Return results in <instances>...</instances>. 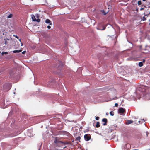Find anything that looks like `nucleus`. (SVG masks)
I'll use <instances>...</instances> for the list:
<instances>
[{
  "label": "nucleus",
  "mask_w": 150,
  "mask_h": 150,
  "mask_svg": "<svg viewBox=\"0 0 150 150\" xmlns=\"http://www.w3.org/2000/svg\"><path fill=\"white\" fill-rule=\"evenodd\" d=\"M31 17L33 21H36L38 22V19H37L35 18V16L33 15H31Z\"/></svg>",
  "instance_id": "obj_7"
},
{
  "label": "nucleus",
  "mask_w": 150,
  "mask_h": 150,
  "mask_svg": "<svg viewBox=\"0 0 150 150\" xmlns=\"http://www.w3.org/2000/svg\"><path fill=\"white\" fill-rule=\"evenodd\" d=\"M58 141H58L57 140V139H56V138L55 139V140L54 141V143H55V144H57V143H59V142H58Z\"/></svg>",
  "instance_id": "obj_18"
},
{
  "label": "nucleus",
  "mask_w": 150,
  "mask_h": 150,
  "mask_svg": "<svg viewBox=\"0 0 150 150\" xmlns=\"http://www.w3.org/2000/svg\"><path fill=\"white\" fill-rule=\"evenodd\" d=\"M25 53H26V51H23L22 52V53L23 54H25Z\"/></svg>",
  "instance_id": "obj_22"
},
{
  "label": "nucleus",
  "mask_w": 150,
  "mask_h": 150,
  "mask_svg": "<svg viewBox=\"0 0 150 150\" xmlns=\"http://www.w3.org/2000/svg\"><path fill=\"white\" fill-rule=\"evenodd\" d=\"M118 111L119 113H123L125 112V110L122 108H121L119 109Z\"/></svg>",
  "instance_id": "obj_5"
},
{
  "label": "nucleus",
  "mask_w": 150,
  "mask_h": 150,
  "mask_svg": "<svg viewBox=\"0 0 150 150\" xmlns=\"http://www.w3.org/2000/svg\"><path fill=\"white\" fill-rule=\"evenodd\" d=\"M142 19L143 21H144L146 20V18L144 16Z\"/></svg>",
  "instance_id": "obj_21"
},
{
  "label": "nucleus",
  "mask_w": 150,
  "mask_h": 150,
  "mask_svg": "<svg viewBox=\"0 0 150 150\" xmlns=\"http://www.w3.org/2000/svg\"><path fill=\"white\" fill-rule=\"evenodd\" d=\"M19 41L21 42V39H19Z\"/></svg>",
  "instance_id": "obj_37"
},
{
  "label": "nucleus",
  "mask_w": 150,
  "mask_h": 150,
  "mask_svg": "<svg viewBox=\"0 0 150 150\" xmlns=\"http://www.w3.org/2000/svg\"><path fill=\"white\" fill-rule=\"evenodd\" d=\"M34 83L36 85H37V83H35V82H34Z\"/></svg>",
  "instance_id": "obj_34"
},
{
  "label": "nucleus",
  "mask_w": 150,
  "mask_h": 150,
  "mask_svg": "<svg viewBox=\"0 0 150 150\" xmlns=\"http://www.w3.org/2000/svg\"><path fill=\"white\" fill-rule=\"evenodd\" d=\"M142 2L141 1H139L138 2V4L139 5H140L141 4Z\"/></svg>",
  "instance_id": "obj_19"
},
{
  "label": "nucleus",
  "mask_w": 150,
  "mask_h": 150,
  "mask_svg": "<svg viewBox=\"0 0 150 150\" xmlns=\"http://www.w3.org/2000/svg\"><path fill=\"white\" fill-rule=\"evenodd\" d=\"M8 54V52H2L1 53V54L2 55H3L4 54Z\"/></svg>",
  "instance_id": "obj_17"
},
{
  "label": "nucleus",
  "mask_w": 150,
  "mask_h": 150,
  "mask_svg": "<svg viewBox=\"0 0 150 150\" xmlns=\"http://www.w3.org/2000/svg\"><path fill=\"white\" fill-rule=\"evenodd\" d=\"M100 122H96V127L97 128H98L100 127Z\"/></svg>",
  "instance_id": "obj_12"
},
{
  "label": "nucleus",
  "mask_w": 150,
  "mask_h": 150,
  "mask_svg": "<svg viewBox=\"0 0 150 150\" xmlns=\"http://www.w3.org/2000/svg\"><path fill=\"white\" fill-rule=\"evenodd\" d=\"M139 122H140V121H139Z\"/></svg>",
  "instance_id": "obj_39"
},
{
  "label": "nucleus",
  "mask_w": 150,
  "mask_h": 150,
  "mask_svg": "<svg viewBox=\"0 0 150 150\" xmlns=\"http://www.w3.org/2000/svg\"><path fill=\"white\" fill-rule=\"evenodd\" d=\"M66 146H65V147H64V148H66Z\"/></svg>",
  "instance_id": "obj_38"
},
{
  "label": "nucleus",
  "mask_w": 150,
  "mask_h": 150,
  "mask_svg": "<svg viewBox=\"0 0 150 150\" xmlns=\"http://www.w3.org/2000/svg\"><path fill=\"white\" fill-rule=\"evenodd\" d=\"M142 120L143 121V122H144L146 120H144V119H142L141 120Z\"/></svg>",
  "instance_id": "obj_25"
},
{
  "label": "nucleus",
  "mask_w": 150,
  "mask_h": 150,
  "mask_svg": "<svg viewBox=\"0 0 150 150\" xmlns=\"http://www.w3.org/2000/svg\"><path fill=\"white\" fill-rule=\"evenodd\" d=\"M45 22L47 24H49L50 25L52 24L51 21L49 19H47L45 20Z\"/></svg>",
  "instance_id": "obj_6"
},
{
  "label": "nucleus",
  "mask_w": 150,
  "mask_h": 150,
  "mask_svg": "<svg viewBox=\"0 0 150 150\" xmlns=\"http://www.w3.org/2000/svg\"><path fill=\"white\" fill-rule=\"evenodd\" d=\"M51 27L50 25H48L47 26V28L48 29H50L51 28Z\"/></svg>",
  "instance_id": "obj_24"
},
{
  "label": "nucleus",
  "mask_w": 150,
  "mask_h": 150,
  "mask_svg": "<svg viewBox=\"0 0 150 150\" xmlns=\"http://www.w3.org/2000/svg\"><path fill=\"white\" fill-rule=\"evenodd\" d=\"M145 61V59H143V62H144Z\"/></svg>",
  "instance_id": "obj_30"
},
{
  "label": "nucleus",
  "mask_w": 150,
  "mask_h": 150,
  "mask_svg": "<svg viewBox=\"0 0 150 150\" xmlns=\"http://www.w3.org/2000/svg\"><path fill=\"white\" fill-rule=\"evenodd\" d=\"M58 133L59 134L66 135L69 137L71 134L68 132L64 131H60L58 132Z\"/></svg>",
  "instance_id": "obj_1"
},
{
  "label": "nucleus",
  "mask_w": 150,
  "mask_h": 150,
  "mask_svg": "<svg viewBox=\"0 0 150 150\" xmlns=\"http://www.w3.org/2000/svg\"><path fill=\"white\" fill-rule=\"evenodd\" d=\"M16 38H18V37L17 35H13Z\"/></svg>",
  "instance_id": "obj_26"
},
{
  "label": "nucleus",
  "mask_w": 150,
  "mask_h": 150,
  "mask_svg": "<svg viewBox=\"0 0 150 150\" xmlns=\"http://www.w3.org/2000/svg\"><path fill=\"white\" fill-rule=\"evenodd\" d=\"M81 137L80 136H78L76 138V139L77 141H79V142H80Z\"/></svg>",
  "instance_id": "obj_14"
},
{
  "label": "nucleus",
  "mask_w": 150,
  "mask_h": 150,
  "mask_svg": "<svg viewBox=\"0 0 150 150\" xmlns=\"http://www.w3.org/2000/svg\"><path fill=\"white\" fill-rule=\"evenodd\" d=\"M106 14V13H105L104 14L105 15Z\"/></svg>",
  "instance_id": "obj_40"
},
{
  "label": "nucleus",
  "mask_w": 150,
  "mask_h": 150,
  "mask_svg": "<svg viewBox=\"0 0 150 150\" xmlns=\"http://www.w3.org/2000/svg\"><path fill=\"white\" fill-rule=\"evenodd\" d=\"M10 87H9V89L7 90V91L9 90L10 89Z\"/></svg>",
  "instance_id": "obj_32"
},
{
  "label": "nucleus",
  "mask_w": 150,
  "mask_h": 150,
  "mask_svg": "<svg viewBox=\"0 0 150 150\" xmlns=\"http://www.w3.org/2000/svg\"><path fill=\"white\" fill-rule=\"evenodd\" d=\"M110 114L111 116H113L114 115V112L113 111H111L110 112Z\"/></svg>",
  "instance_id": "obj_15"
},
{
  "label": "nucleus",
  "mask_w": 150,
  "mask_h": 150,
  "mask_svg": "<svg viewBox=\"0 0 150 150\" xmlns=\"http://www.w3.org/2000/svg\"><path fill=\"white\" fill-rule=\"evenodd\" d=\"M146 0H143V1H145Z\"/></svg>",
  "instance_id": "obj_36"
},
{
  "label": "nucleus",
  "mask_w": 150,
  "mask_h": 150,
  "mask_svg": "<svg viewBox=\"0 0 150 150\" xmlns=\"http://www.w3.org/2000/svg\"><path fill=\"white\" fill-rule=\"evenodd\" d=\"M40 21V19L38 18V22H39Z\"/></svg>",
  "instance_id": "obj_28"
},
{
  "label": "nucleus",
  "mask_w": 150,
  "mask_h": 150,
  "mask_svg": "<svg viewBox=\"0 0 150 150\" xmlns=\"http://www.w3.org/2000/svg\"><path fill=\"white\" fill-rule=\"evenodd\" d=\"M38 18L39 17V16H38Z\"/></svg>",
  "instance_id": "obj_41"
},
{
  "label": "nucleus",
  "mask_w": 150,
  "mask_h": 150,
  "mask_svg": "<svg viewBox=\"0 0 150 150\" xmlns=\"http://www.w3.org/2000/svg\"><path fill=\"white\" fill-rule=\"evenodd\" d=\"M139 67H142L143 65V64L142 62H140L139 64Z\"/></svg>",
  "instance_id": "obj_13"
},
{
  "label": "nucleus",
  "mask_w": 150,
  "mask_h": 150,
  "mask_svg": "<svg viewBox=\"0 0 150 150\" xmlns=\"http://www.w3.org/2000/svg\"><path fill=\"white\" fill-rule=\"evenodd\" d=\"M13 16V15L11 14H10V15H9L7 17V18H10L12 17Z\"/></svg>",
  "instance_id": "obj_16"
},
{
  "label": "nucleus",
  "mask_w": 150,
  "mask_h": 150,
  "mask_svg": "<svg viewBox=\"0 0 150 150\" xmlns=\"http://www.w3.org/2000/svg\"><path fill=\"white\" fill-rule=\"evenodd\" d=\"M118 105L117 103H115V106L116 107H117L118 106Z\"/></svg>",
  "instance_id": "obj_23"
},
{
  "label": "nucleus",
  "mask_w": 150,
  "mask_h": 150,
  "mask_svg": "<svg viewBox=\"0 0 150 150\" xmlns=\"http://www.w3.org/2000/svg\"><path fill=\"white\" fill-rule=\"evenodd\" d=\"M144 87L145 92L148 93L150 92V87H148L147 86H144Z\"/></svg>",
  "instance_id": "obj_4"
},
{
  "label": "nucleus",
  "mask_w": 150,
  "mask_h": 150,
  "mask_svg": "<svg viewBox=\"0 0 150 150\" xmlns=\"http://www.w3.org/2000/svg\"><path fill=\"white\" fill-rule=\"evenodd\" d=\"M144 9V8H141L140 9V10H143Z\"/></svg>",
  "instance_id": "obj_27"
},
{
  "label": "nucleus",
  "mask_w": 150,
  "mask_h": 150,
  "mask_svg": "<svg viewBox=\"0 0 150 150\" xmlns=\"http://www.w3.org/2000/svg\"><path fill=\"white\" fill-rule=\"evenodd\" d=\"M36 17H38V15L37 14L36 15Z\"/></svg>",
  "instance_id": "obj_35"
},
{
  "label": "nucleus",
  "mask_w": 150,
  "mask_h": 150,
  "mask_svg": "<svg viewBox=\"0 0 150 150\" xmlns=\"http://www.w3.org/2000/svg\"><path fill=\"white\" fill-rule=\"evenodd\" d=\"M58 142H59V143H61L62 144H64V145L69 144V142H64L60 141H58Z\"/></svg>",
  "instance_id": "obj_9"
},
{
  "label": "nucleus",
  "mask_w": 150,
  "mask_h": 150,
  "mask_svg": "<svg viewBox=\"0 0 150 150\" xmlns=\"http://www.w3.org/2000/svg\"><path fill=\"white\" fill-rule=\"evenodd\" d=\"M105 27H104V28L102 29V30H104L105 29Z\"/></svg>",
  "instance_id": "obj_29"
},
{
  "label": "nucleus",
  "mask_w": 150,
  "mask_h": 150,
  "mask_svg": "<svg viewBox=\"0 0 150 150\" xmlns=\"http://www.w3.org/2000/svg\"><path fill=\"white\" fill-rule=\"evenodd\" d=\"M102 122H104L103 123V126H105L107 125L108 122V120L106 118H103L102 119Z\"/></svg>",
  "instance_id": "obj_3"
},
{
  "label": "nucleus",
  "mask_w": 150,
  "mask_h": 150,
  "mask_svg": "<svg viewBox=\"0 0 150 150\" xmlns=\"http://www.w3.org/2000/svg\"><path fill=\"white\" fill-rule=\"evenodd\" d=\"M129 145V144H126V145Z\"/></svg>",
  "instance_id": "obj_33"
},
{
  "label": "nucleus",
  "mask_w": 150,
  "mask_h": 150,
  "mask_svg": "<svg viewBox=\"0 0 150 150\" xmlns=\"http://www.w3.org/2000/svg\"><path fill=\"white\" fill-rule=\"evenodd\" d=\"M22 51L21 50H14L13 51V52L14 53H19L21 52Z\"/></svg>",
  "instance_id": "obj_11"
},
{
  "label": "nucleus",
  "mask_w": 150,
  "mask_h": 150,
  "mask_svg": "<svg viewBox=\"0 0 150 150\" xmlns=\"http://www.w3.org/2000/svg\"><path fill=\"white\" fill-rule=\"evenodd\" d=\"M21 46H23V44L22 43H21Z\"/></svg>",
  "instance_id": "obj_31"
},
{
  "label": "nucleus",
  "mask_w": 150,
  "mask_h": 150,
  "mask_svg": "<svg viewBox=\"0 0 150 150\" xmlns=\"http://www.w3.org/2000/svg\"><path fill=\"white\" fill-rule=\"evenodd\" d=\"M84 138L85 140L86 141L89 140L91 138V135L89 134H86L84 136Z\"/></svg>",
  "instance_id": "obj_2"
},
{
  "label": "nucleus",
  "mask_w": 150,
  "mask_h": 150,
  "mask_svg": "<svg viewBox=\"0 0 150 150\" xmlns=\"http://www.w3.org/2000/svg\"><path fill=\"white\" fill-rule=\"evenodd\" d=\"M4 44L5 45H7L8 43V42L9 40H11L10 39H4Z\"/></svg>",
  "instance_id": "obj_8"
},
{
  "label": "nucleus",
  "mask_w": 150,
  "mask_h": 150,
  "mask_svg": "<svg viewBox=\"0 0 150 150\" xmlns=\"http://www.w3.org/2000/svg\"><path fill=\"white\" fill-rule=\"evenodd\" d=\"M96 120H98L99 119V117H96Z\"/></svg>",
  "instance_id": "obj_20"
},
{
  "label": "nucleus",
  "mask_w": 150,
  "mask_h": 150,
  "mask_svg": "<svg viewBox=\"0 0 150 150\" xmlns=\"http://www.w3.org/2000/svg\"><path fill=\"white\" fill-rule=\"evenodd\" d=\"M133 121L132 120H127V122L126 123V124L127 125H129L133 123Z\"/></svg>",
  "instance_id": "obj_10"
}]
</instances>
